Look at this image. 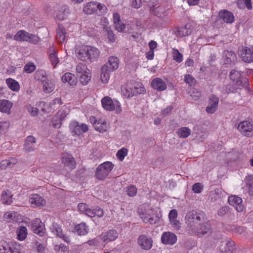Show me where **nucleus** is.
<instances>
[{"label": "nucleus", "instance_id": "1", "mask_svg": "<svg viewBox=\"0 0 253 253\" xmlns=\"http://www.w3.org/2000/svg\"><path fill=\"white\" fill-rule=\"evenodd\" d=\"M242 74L243 73L236 69L231 71L229 77L233 84L232 85H228L226 86V91L227 93L237 92L247 86L248 80L243 77Z\"/></svg>", "mask_w": 253, "mask_h": 253}, {"label": "nucleus", "instance_id": "2", "mask_svg": "<svg viewBox=\"0 0 253 253\" xmlns=\"http://www.w3.org/2000/svg\"><path fill=\"white\" fill-rule=\"evenodd\" d=\"M204 213L201 211H189L185 216L186 224H187L186 231L196 232L199 234H203L204 232L200 229H196V226L199 225L204 219Z\"/></svg>", "mask_w": 253, "mask_h": 253}, {"label": "nucleus", "instance_id": "3", "mask_svg": "<svg viewBox=\"0 0 253 253\" xmlns=\"http://www.w3.org/2000/svg\"><path fill=\"white\" fill-rule=\"evenodd\" d=\"M99 54L100 51L96 47L83 45L78 52L77 57L82 61L92 62L98 59Z\"/></svg>", "mask_w": 253, "mask_h": 253}, {"label": "nucleus", "instance_id": "4", "mask_svg": "<svg viewBox=\"0 0 253 253\" xmlns=\"http://www.w3.org/2000/svg\"><path fill=\"white\" fill-rule=\"evenodd\" d=\"M138 213L141 219L146 223L154 224L160 220L159 217L152 209L144 206H141L138 209Z\"/></svg>", "mask_w": 253, "mask_h": 253}, {"label": "nucleus", "instance_id": "5", "mask_svg": "<svg viewBox=\"0 0 253 253\" xmlns=\"http://www.w3.org/2000/svg\"><path fill=\"white\" fill-rule=\"evenodd\" d=\"M83 11L87 15L94 14L97 11L103 14L106 12L107 7L104 4L97 1H90L83 5Z\"/></svg>", "mask_w": 253, "mask_h": 253}, {"label": "nucleus", "instance_id": "6", "mask_svg": "<svg viewBox=\"0 0 253 253\" xmlns=\"http://www.w3.org/2000/svg\"><path fill=\"white\" fill-rule=\"evenodd\" d=\"M124 96L127 98L132 97L145 91L144 87L140 83H128L126 87L122 89Z\"/></svg>", "mask_w": 253, "mask_h": 253}, {"label": "nucleus", "instance_id": "7", "mask_svg": "<svg viewBox=\"0 0 253 253\" xmlns=\"http://www.w3.org/2000/svg\"><path fill=\"white\" fill-rule=\"evenodd\" d=\"M77 76L83 85H86L91 78L90 72L87 66L83 63H79L76 67Z\"/></svg>", "mask_w": 253, "mask_h": 253}, {"label": "nucleus", "instance_id": "8", "mask_svg": "<svg viewBox=\"0 0 253 253\" xmlns=\"http://www.w3.org/2000/svg\"><path fill=\"white\" fill-rule=\"evenodd\" d=\"M78 209L81 213L90 217H93L95 216L101 217L104 215L103 210L99 207H96L95 209H91L87 205L81 203L78 204Z\"/></svg>", "mask_w": 253, "mask_h": 253}, {"label": "nucleus", "instance_id": "9", "mask_svg": "<svg viewBox=\"0 0 253 253\" xmlns=\"http://www.w3.org/2000/svg\"><path fill=\"white\" fill-rule=\"evenodd\" d=\"M101 103L103 108L107 111H115L117 113H120L122 111L120 103L117 100H112L109 96L103 97Z\"/></svg>", "mask_w": 253, "mask_h": 253}, {"label": "nucleus", "instance_id": "10", "mask_svg": "<svg viewBox=\"0 0 253 253\" xmlns=\"http://www.w3.org/2000/svg\"><path fill=\"white\" fill-rule=\"evenodd\" d=\"M114 165L109 161L105 162L98 166L96 168L95 175L97 179L104 180L113 169Z\"/></svg>", "mask_w": 253, "mask_h": 253}, {"label": "nucleus", "instance_id": "11", "mask_svg": "<svg viewBox=\"0 0 253 253\" xmlns=\"http://www.w3.org/2000/svg\"><path fill=\"white\" fill-rule=\"evenodd\" d=\"M69 128L73 135H79L88 130V126L86 124H80L75 121L71 122Z\"/></svg>", "mask_w": 253, "mask_h": 253}, {"label": "nucleus", "instance_id": "12", "mask_svg": "<svg viewBox=\"0 0 253 253\" xmlns=\"http://www.w3.org/2000/svg\"><path fill=\"white\" fill-rule=\"evenodd\" d=\"M238 129L243 135L251 136L253 135V123L249 121H244L239 123Z\"/></svg>", "mask_w": 253, "mask_h": 253}, {"label": "nucleus", "instance_id": "13", "mask_svg": "<svg viewBox=\"0 0 253 253\" xmlns=\"http://www.w3.org/2000/svg\"><path fill=\"white\" fill-rule=\"evenodd\" d=\"M61 162L68 171L72 170L76 168V162L74 157L69 153L62 155Z\"/></svg>", "mask_w": 253, "mask_h": 253}, {"label": "nucleus", "instance_id": "14", "mask_svg": "<svg viewBox=\"0 0 253 253\" xmlns=\"http://www.w3.org/2000/svg\"><path fill=\"white\" fill-rule=\"evenodd\" d=\"M137 243L142 249L149 250L152 247L153 240L150 237L142 234L138 237Z\"/></svg>", "mask_w": 253, "mask_h": 253}, {"label": "nucleus", "instance_id": "15", "mask_svg": "<svg viewBox=\"0 0 253 253\" xmlns=\"http://www.w3.org/2000/svg\"><path fill=\"white\" fill-rule=\"evenodd\" d=\"M235 249V243L230 239H226L221 242L220 250L223 253H232Z\"/></svg>", "mask_w": 253, "mask_h": 253}, {"label": "nucleus", "instance_id": "16", "mask_svg": "<svg viewBox=\"0 0 253 253\" xmlns=\"http://www.w3.org/2000/svg\"><path fill=\"white\" fill-rule=\"evenodd\" d=\"M229 204L234 207L238 212H241L244 209L243 201L241 198L235 195H231L228 197Z\"/></svg>", "mask_w": 253, "mask_h": 253}, {"label": "nucleus", "instance_id": "17", "mask_svg": "<svg viewBox=\"0 0 253 253\" xmlns=\"http://www.w3.org/2000/svg\"><path fill=\"white\" fill-rule=\"evenodd\" d=\"M162 242L165 245H173L177 242V236L170 232H165L161 236Z\"/></svg>", "mask_w": 253, "mask_h": 253}, {"label": "nucleus", "instance_id": "18", "mask_svg": "<svg viewBox=\"0 0 253 253\" xmlns=\"http://www.w3.org/2000/svg\"><path fill=\"white\" fill-rule=\"evenodd\" d=\"M118 237V233L115 230H110L107 232L103 233L100 235L101 241L103 243L115 241Z\"/></svg>", "mask_w": 253, "mask_h": 253}, {"label": "nucleus", "instance_id": "19", "mask_svg": "<svg viewBox=\"0 0 253 253\" xmlns=\"http://www.w3.org/2000/svg\"><path fill=\"white\" fill-rule=\"evenodd\" d=\"M54 10V16L59 20L66 18L69 13V10L67 6H57Z\"/></svg>", "mask_w": 253, "mask_h": 253}, {"label": "nucleus", "instance_id": "20", "mask_svg": "<svg viewBox=\"0 0 253 253\" xmlns=\"http://www.w3.org/2000/svg\"><path fill=\"white\" fill-rule=\"evenodd\" d=\"M243 60L247 63L253 62V51L247 47H242L239 50Z\"/></svg>", "mask_w": 253, "mask_h": 253}, {"label": "nucleus", "instance_id": "21", "mask_svg": "<svg viewBox=\"0 0 253 253\" xmlns=\"http://www.w3.org/2000/svg\"><path fill=\"white\" fill-rule=\"evenodd\" d=\"M29 202L32 207L36 208L44 206L45 205L44 199L39 194L32 195L29 199Z\"/></svg>", "mask_w": 253, "mask_h": 253}, {"label": "nucleus", "instance_id": "22", "mask_svg": "<svg viewBox=\"0 0 253 253\" xmlns=\"http://www.w3.org/2000/svg\"><path fill=\"white\" fill-rule=\"evenodd\" d=\"M219 99L218 98L214 95L211 96L209 105L206 107V111L210 114H213L217 109Z\"/></svg>", "mask_w": 253, "mask_h": 253}, {"label": "nucleus", "instance_id": "23", "mask_svg": "<svg viewBox=\"0 0 253 253\" xmlns=\"http://www.w3.org/2000/svg\"><path fill=\"white\" fill-rule=\"evenodd\" d=\"M68 37L65 27L62 25H59L56 29V40L59 43H63Z\"/></svg>", "mask_w": 253, "mask_h": 253}, {"label": "nucleus", "instance_id": "24", "mask_svg": "<svg viewBox=\"0 0 253 253\" xmlns=\"http://www.w3.org/2000/svg\"><path fill=\"white\" fill-rule=\"evenodd\" d=\"M48 59L54 68H56L59 63V59L58 57L57 50L53 46L49 48L48 51Z\"/></svg>", "mask_w": 253, "mask_h": 253}, {"label": "nucleus", "instance_id": "25", "mask_svg": "<svg viewBox=\"0 0 253 253\" xmlns=\"http://www.w3.org/2000/svg\"><path fill=\"white\" fill-rule=\"evenodd\" d=\"M32 229L35 234L40 236H43L44 235L42 223L39 218L34 220L32 224Z\"/></svg>", "mask_w": 253, "mask_h": 253}, {"label": "nucleus", "instance_id": "26", "mask_svg": "<svg viewBox=\"0 0 253 253\" xmlns=\"http://www.w3.org/2000/svg\"><path fill=\"white\" fill-rule=\"evenodd\" d=\"M3 218L7 222L15 221L20 222L22 220L21 215L15 211H8L3 215Z\"/></svg>", "mask_w": 253, "mask_h": 253}, {"label": "nucleus", "instance_id": "27", "mask_svg": "<svg viewBox=\"0 0 253 253\" xmlns=\"http://www.w3.org/2000/svg\"><path fill=\"white\" fill-rule=\"evenodd\" d=\"M196 229H197L198 230L200 229V230H201L202 231H203V232L204 233H203V234H199L196 232L190 231L188 234L191 235L194 234L201 237L204 235H209L211 233V226L208 223H205L202 224H201L200 223L199 225H197V226H196Z\"/></svg>", "mask_w": 253, "mask_h": 253}, {"label": "nucleus", "instance_id": "28", "mask_svg": "<svg viewBox=\"0 0 253 253\" xmlns=\"http://www.w3.org/2000/svg\"><path fill=\"white\" fill-rule=\"evenodd\" d=\"M151 85L153 88L158 91H164L167 89L166 83L161 78H156L151 82Z\"/></svg>", "mask_w": 253, "mask_h": 253}, {"label": "nucleus", "instance_id": "29", "mask_svg": "<svg viewBox=\"0 0 253 253\" xmlns=\"http://www.w3.org/2000/svg\"><path fill=\"white\" fill-rule=\"evenodd\" d=\"M193 30V28L190 24L188 23L184 26L177 28L176 35L177 37H183L190 35Z\"/></svg>", "mask_w": 253, "mask_h": 253}, {"label": "nucleus", "instance_id": "30", "mask_svg": "<svg viewBox=\"0 0 253 253\" xmlns=\"http://www.w3.org/2000/svg\"><path fill=\"white\" fill-rule=\"evenodd\" d=\"M219 17L224 22L227 23H232L234 21L233 14L228 10H221L219 13Z\"/></svg>", "mask_w": 253, "mask_h": 253}, {"label": "nucleus", "instance_id": "31", "mask_svg": "<svg viewBox=\"0 0 253 253\" xmlns=\"http://www.w3.org/2000/svg\"><path fill=\"white\" fill-rule=\"evenodd\" d=\"M51 231L57 236L62 238L65 242H69L70 239L68 237L62 234V230L57 224H53L50 227Z\"/></svg>", "mask_w": 253, "mask_h": 253}, {"label": "nucleus", "instance_id": "32", "mask_svg": "<svg viewBox=\"0 0 253 253\" xmlns=\"http://www.w3.org/2000/svg\"><path fill=\"white\" fill-rule=\"evenodd\" d=\"M107 65H103L101 69L100 80L103 84L108 83L110 74L113 71L110 70Z\"/></svg>", "mask_w": 253, "mask_h": 253}, {"label": "nucleus", "instance_id": "33", "mask_svg": "<svg viewBox=\"0 0 253 253\" xmlns=\"http://www.w3.org/2000/svg\"><path fill=\"white\" fill-rule=\"evenodd\" d=\"M119 64V59L117 57L112 56L109 58L108 62L104 65H107L110 70L114 71L118 68Z\"/></svg>", "mask_w": 253, "mask_h": 253}, {"label": "nucleus", "instance_id": "34", "mask_svg": "<svg viewBox=\"0 0 253 253\" xmlns=\"http://www.w3.org/2000/svg\"><path fill=\"white\" fill-rule=\"evenodd\" d=\"M223 58L225 64H230L235 62L237 57L235 54L232 51L225 50L223 54Z\"/></svg>", "mask_w": 253, "mask_h": 253}, {"label": "nucleus", "instance_id": "35", "mask_svg": "<svg viewBox=\"0 0 253 253\" xmlns=\"http://www.w3.org/2000/svg\"><path fill=\"white\" fill-rule=\"evenodd\" d=\"M12 103L7 100H0V112L10 113V109L12 106Z\"/></svg>", "mask_w": 253, "mask_h": 253}, {"label": "nucleus", "instance_id": "36", "mask_svg": "<svg viewBox=\"0 0 253 253\" xmlns=\"http://www.w3.org/2000/svg\"><path fill=\"white\" fill-rule=\"evenodd\" d=\"M150 10L153 14L161 18L165 17L167 15V11L165 8L162 6H152L151 7Z\"/></svg>", "mask_w": 253, "mask_h": 253}, {"label": "nucleus", "instance_id": "37", "mask_svg": "<svg viewBox=\"0 0 253 253\" xmlns=\"http://www.w3.org/2000/svg\"><path fill=\"white\" fill-rule=\"evenodd\" d=\"M224 196V192L220 189H216L211 192L210 197L212 201H216Z\"/></svg>", "mask_w": 253, "mask_h": 253}, {"label": "nucleus", "instance_id": "38", "mask_svg": "<svg viewBox=\"0 0 253 253\" xmlns=\"http://www.w3.org/2000/svg\"><path fill=\"white\" fill-rule=\"evenodd\" d=\"M5 82L8 87L13 91L18 92L20 90V84L16 80L8 78L6 79Z\"/></svg>", "mask_w": 253, "mask_h": 253}, {"label": "nucleus", "instance_id": "39", "mask_svg": "<svg viewBox=\"0 0 253 253\" xmlns=\"http://www.w3.org/2000/svg\"><path fill=\"white\" fill-rule=\"evenodd\" d=\"M94 127L96 130L100 132H106L108 128L106 122L101 120H98V122H94Z\"/></svg>", "mask_w": 253, "mask_h": 253}, {"label": "nucleus", "instance_id": "40", "mask_svg": "<svg viewBox=\"0 0 253 253\" xmlns=\"http://www.w3.org/2000/svg\"><path fill=\"white\" fill-rule=\"evenodd\" d=\"M17 238L19 241L24 240L27 236V228L23 226H19L16 230Z\"/></svg>", "mask_w": 253, "mask_h": 253}, {"label": "nucleus", "instance_id": "41", "mask_svg": "<svg viewBox=\"0 0 253 253\" xmlns=\"http://www.w3.org/2000/svg\"><path fill=\"white\" fill-rule=\"evenodd\" d=\"M42 84L43 85L42 89L44 92L47 93L51 92L55 88V85L54 83L51 81L47 79L43 82Z\"/></svg>", "mask_w": 253, "mask_h": 253}, {"label": "nucleus", "instance_id": "42", "mask_svg": "<svg viewBox=\"0 0 253 253\" xmlns=\"http://www.w3.org/2000/svg\"><path fill=\"white\" fill-rule=\"evenodd\" d=\"M75 232L79 235H85L88 232V229L84 223H81L75 226Z\"/></svg>", "mask_w": 253, "mask_h": 253}, {"label": "nucleus", "instance_id": "43", "mask_svg": "<svg viewBox=\"0 0 253 253\" xmlns=\"http://www.w3.org/2000/svg\"><path fill=\"white\" fill-rule=\"evenodd\" d=\"M29 33L24 30H19L14 36L13 39L18 42H26Z\"/></svg>", "mask_w": 253, "mask_h": 253}, {"label": "nucleus", "instance_id": "44", "mask_svg": "<svg viewBox=\"0 0 253 253\" xmlns=\"http://www.w3.org/2000/svg\"><path fill=\"white\" fill-rule=\"evenodd\" d=\"M12 195L9 190H6L2 192L1 201L3 204L10 205L12 202Z\"/></svg>", "mask_w": 253, "mask_h": 253}, {"label": "nucleus", "instance_id": "45", "mask_svg": "<svg viewBox=\"0 0 253 253\" xmlns=\"http://www.w3.org/2000/svg\"><path fill=\"white\" fill-rule=\"evenodd\" d=\"M191 133L190 129L187 127H182L178 129L177 134L180 138H186L188 137Z\"/></svg>", "mask_w": 253, "mask_h": 253}, {"label": "nucleus", "instance_id": "46", "mask_svg": "<svg viewBox=\"0 0 253 253\" xmlns=\"http://www.w3.org/2000/svg\"><path fill=\"white\" fill-rule=\"evenodd\" d=\"M62 80L63 83H68L71 85H74L76 84L74 76L70 73H66L62 76Z\"/></svg>", "mask_w": 253, "mask_h": 253}, {"label": "nucleus", "instance_id": "47", "mask_svg": "<svg viewBox=\"0 0 253 253\" xmlns=\"http://www.w3.org/2000/svg\"><path fill=\"white\" fill-rule=\"evenodd\" d=\"M45 71L43 70H38L35 74V79L40 81L42 83L46 80L47 77Z\"/></svg>", "mask_w": 253, "mask_h": 253}, {"label": "nucleus", "instance_id": "48", "mask_svg": "<svg viewBox=\"0 0 253 253\" xmlns=\"http://www.w3.org/2000/svg\"><path fill=\"white\" fill-rule=\"evenodd\" d=\"M69 113V109L68 108L64 106L57 113L56 118H59L60 120H63L66 118Z\"/></svg>", "mask_w": 253, "mask_h": 253}, {"label": "nucleus", "instance_id": "49", "mask_svg": "<svg viewBox=\"0 0 253 253\" xmlns=\"http://www.w3.org/2000/svg\"><path fill=\"white\" fill-rule=\"evenodd\" d=\"M127 153L128 150L126 148L123 147L118 151L116 154V157L119 160L122 161L124 159L125 157L127 155Z\"/></svg>", "mask_w": 253, "mask_h": 253}, {"label": "nucleus", "instance_id": "50", "mask_svg": "<svg viewBox=\"0 0 253 253\" xmlns=\"http://www.w3.org/2000/svg\"><path fill=\"white\" fill-rule=\"evenodd\" d=\"M26 42L33 44H37L40 42V38L36 35L29 33Z\"/></svg>", "mask_w": 253, "mask_h": 253}, {"label": "nucleus", "instance_id": "51", "mask_svg": "<svg viewBox=\"0 0 253 253\" xmlns=\"http://www.w3.org/2000/svg\"><path fill=\"white\" fill-rule=\"evenodd\" d=\"M172 56L173 59L178 63L181 62L183 60L182 55L177 49H172Z\"/></svg>", "mask_w": 253, "mask_h": 253}, {"label": "nucleus", "instance_id": "52", "mask_svg": "<svg viewBox=\"0 0 253 253\" xmlns=\"http://www.w3.org/2000/svg\"><path fill=\"white\" fill-rule=\"evenodd\" d=\"M36 69V67L34 63H28L26 64L24 67V71L26 73H31Z\"/></svg>", "mask_w": 253, "mask_h": 253}, {"label": "nucleus", "instance_id": "53", "mask_svg": "<svg viewBox=\"0 0 253 253\" xmlns=\"http://www.w3.org/2000/svg\"><path fill=\"white\" fill-rule=\"evenodd\" d=\"M102 242L100 239V235L99 237L94 238L91 240H89L86 242L89 246L98 247L100 245V243Z\"/></svg>", "mask_w": 253, "mask_h": 253}, {"label": "nucleus", "instance_id": "54", "mask_svg": "<svg viewBox=\"0 0 253 253\" xmlns=\"http://www.w3.org/2000/svg\"><path fill=\"white\" fill-rule=\"evenodd\" d=\"M126 192L130 197L134 196L137 193V188L133 185H130L127 187Z\"/></svg>", "mask_w": 253, "mask_h": 253}, {"label": "nucleus", "instance_id": "55", "mask_svg": "<svg viewBox=\"0 0 253 253\" xmlns=\"http://www.w3.org/2000/svg\"><path fill=\"white\" fill-rule=\"evenodd\" d=\"M184 81L186 84H188L190 86L194 84L195 83V79L189 74L185 75L184 76Z\"/></svg>", "mask_w": 253, "mask_h": 253}, {"label": "nucleus", "instance_id": "56", "mask_svg": "<svg viewBox=\"0 0 253 253\" xmlns=\"http://www.w3.org/2000/svg\"><path fill=\"white\" fill-rule=\"evenodd\" d=\"M26 108L31 116H36L38 115V110L37 108L32 106L31 105H27Z\"/></svg>", "mask_w": 253, "mask_h": 253}, {"label": "nucleus", "instance_id": "57", "mask_svg": "<svg viewBox=\"0 0 253 253\" xmlns=\"http://www.w3.org/2000/svg\"><path fill=\"white\" fill-rule=\"evenodd\" d=\"M203 189V185L201 183H196L193 185L192 190L195 193H200Z\"/></svg>", "mask_w": 253, "mask_h": 253}, {"label": "nucleus", "instance_id": "58", "mask_svg": "<svg viewBox=\"0 0 253 253\" xmlns=\"http://www.w3.org/2000/svg\"><path fill=\"white\" fill-rule=\"evenodd\" d=\"M10 123L8 121L0 122V134L4 130H6L9 126Z\"/></svg>", "mask_w": 253, "mask_h": 253}, {"label": "nucleus", "instance_id": "59", "mask_svg": "<svg viewBox=\"0 0 253 253\" xmlns=\"http://www.w3.org/2000/svg\"><path fill=\"white\" fill-rule=\"evenodd\" d=\"M170 223L175 230H178L181 227L180 222L177 219L170 221Z\"/></svg>", "mask_w": 253, "mask_h": 253}, {"label": "nucleus", "instance_id": "60", "mask_svg": "<svg viewBox=\"0 0 253 253\" xmlns=\"http://www.w3.org/2000/svg\"><path fill=\"white\" fill-rule=\"evenodd\" d=\"M192 99L194 100H197L201 96V93L197 89H194L191 94Z\"/></svg>", "mask_w": 253, "mask_h": 253}, {"label": "nucleus", "instance_id": "61", "mask_svg": "<svg viewBox=\"0 0 253 253\" xmlns=\"http://www.w3.org/2000/svg\"><path fill=\"white\" fill-rule=\"evenodd\" d=\"M177 211L176 210H171L169 214V218L170 221L177 219Z\"/></svg>", "mask_w": 253, "mask_h": 253}, {"label": "nucleus", "instance_id": "62", "mask_svg": "<svg viewBox=\"0 0 253 253\" xmlns=\"http://www.w3.org/2000/svg\"><path fill=\"white\" fill-rule=\"evenodd\" d=\"M115 25V29L119 32H122L124 31L125 28V24L122 22V21L119 22Z\"/></svg>", "mask_w": 253, "mask_h": 253}, {"label": "nucleus", "instance_id": "63", "mask_svg": "<svg viewBox=\"0 0 253 253\" xmlns=\"http://www.w3.org/2000/svg\"><path fill=\"white\" fill-rule=\"evenodd\" d=\"M107 32V38L111 42H114L115 41V36L113 32L108 28L106 29Z\"/></svg>", "mask_w": 253, "mask_h": 253}, {"label": "nucleus", "instance_id": "64", "mask_svg": "<svg viewBox=\"0 0 253 253\" xmlns=\"http://www.w3.org/2000/svg\"><path fill=\"white\" fill-rule=\"evenodd\" d=\"M7 163H8V168H12L14 166L17 164V160L13 157L10 158L8 159H6Z\"/></svg>", "mask_w": 253, "mask_h": 253}]
</instances>
